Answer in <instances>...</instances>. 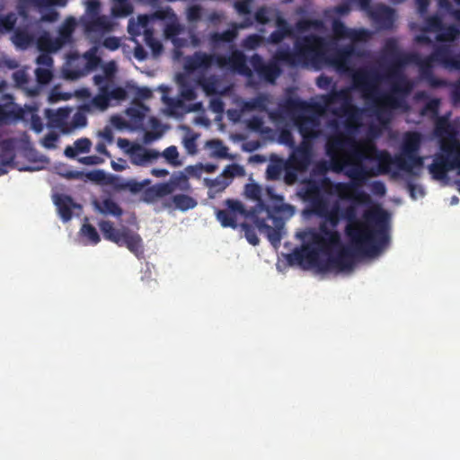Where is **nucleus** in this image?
Here are the masks:
<instances>
[{
	"label": "nucleus",
	"instance_id": "f257e3e1",
	"mask_svg": "<svg viewBox=\"0 0 460 460\" xmlns=\"http://www.w3.org/2000/svg\"><path fill=\"white\" fill-rule=\"evenodd\" d=\"M325 150L332 170L337 173L343 172L357 190L368 178L391 172L393 166L411 172L403 157L398 155L393 157L387 151H379L375 146L363 149L353 137L342 133L329 137Z\"/></svg>",
	"mask_w": 460,
	"mask_h": 460
},
{
	"label": "nucleus",
	"instance_id": "f03ea898",
	"mask_svg": "<svg viewBox=\"0 0 460 460\" xmlns=\"http://www.w3.org/2000/svg\"><path fill=\"white\" fill-rule=\"evenodd\" d=\"M408 58L409 54L396 55L381 77L367 70H359L352 76L353 86L361 92L364 99L373 102L380 121L389 119L391 110L404 107L405 98L414 87L402 71L405 65L412 64Z\"/></svg>",
	"mask_w": 460,
	"mask_h": 460
},
{
	"label": "nucleus",
	"instance_id": "7ed1b4c3",
	"mask_svg": "<svg viewBox=\"0 0 460 460\" xmlns=\"http://www.w3.org/2000/svg\"><path fill=\"white\" fill-rule=\"evenodd\" d=\"M363 218L364 221H361L357 217V210L353 206L341 209V219L347 221L345 234L355 252L374 256L389 244V217L385 210L376 208L366 210Z\"/></svg>",
	"mask_w": 460,
	"mask_h": 460
},
{
	"label": "nucleus",
	"instance_id": "20e7f679",
	"mask_svg": "<svg viewBox=\"0 0 460 460\" xmlns=\"http://www.w3.org/2000/svg\"><path fill=\"white\" fill-rule=\"evenodd\" d=\"M236 37V29L210 32L207 40L212 53L196 51L187 58L186 68L190 71L208 70L216 65L221 69H227L243 75H250L251 70L247 66L245 55L234 44Z\"/></svg>",
	"mask_w": 460,
	"mask_h": 460
},
{
	"label": "nucleus",
	"instance_id": "39448f33",
	"mask_svg": "<svg viewBox=\"0 0 460 460\" xmlns=\"http://www.w3.org/2000/svg\"><path fill=\"white\" fill-rule=\"evenodd\" d=\"M334 193L342 199L353 197L358 201L368 199L366 192L355 189L350 182L335 183L328 177H323L320 181H306L299 195L308 204L310 213L323 218L332 228H335L341 219V208L338 203L329 207L328 195Z\"/></svg>",
	"mask_w": 460,
	"mask_h": 460
},
{
	"label": "nucleus",
	"instance_id": "423d86ee",
	"mask_svg": "<svg viewBox=\"0 0 460 460\" xmlns=\"http://www.w3.org/2000/svg\"><path fill=\"white\" fill-rule=\"evenodd\" d=\"M408 59L418 66L420 76L426 79L432 87H441L446 84L444 80L434 76L435 63L446 69H460V56L454 54L451 47L445 44L434 46L432 52L424 58L418 53H409Z\"/></svg>",
	"mask_w": 460,
	"mask_h": 460
},
{
	"label": "nucleus",
	"instance_id": "0eeeda50",
	"mask_svg": "<svg viewBox=\"0 0 460 460\" xmlns=\"http://www.w3.org/2000/svg\"><path fill=\"white\" fill-rule=\"evenodd\" d=\"M244 193L247 198L257 202L252 209L256 210L259 217L262 212L266 214V223L267 220H271L274 224L275 218H282L286 214L292 215L294 211V208L286 204L283 196L276 194L272 187L262 189L258 183H247Z\"/></svg>",
	"mask_w": 460,
	"mask_h": 460
},
{
	"label": "nucleus",
	"instance_id": "6e6552de",
	"mask_svg": "<svg viewBox=\"0 0 460 460\" xmlns=\"http://www.w3.org/2000/svg\"><path fill=\"white\" fill-rule=\"evenodd\" d=\"M323 40L314 34L298 38L295 41V50L280 49L275 54V59L290 66L307 65L319 58L324 51Z\"/></svg>",
	"mask_w": 460,
	"mask_h": 460
},
{
	"label": "nucleus",
	"instance_id": "1a4fd4ad",
	"mask_svg": "<svg viewBox=\"0 0 460 460\" xmlns=\"http://www.w3.org/2000/svg\"><path fill=\"white\" fill-rule=\"evenodd\" d=\"M309 236L310 244L294 250L290 255V261H294L299 265L306 264L318 268L324 261L320 258L321 253L328 257L337 247L341 245V236H337L335 239H332L330 236H321L319 234H312Z\"/></svg>",
	"mask_w": 460,
	"mask_h": 460
},
{
	"label": "nucleus",
	"instance_id": "9d476101",
	"mask_svg": "<svg viewBox=\"0 0 460 460\" xmlns=\"http://www.w3.org/2000/svg\"><path fill=\"white\" fill-rule=\"evenodd\" d=\"M225 203L228 211L252 219L260 233L264 234L273 246L278 247L280 244L282 230L285 225L283 218H275L274 226H270L265 222V218H261L256 214V210L252 208L246 210L241 201L227 199Z\"/></svg>",
	"mask_w": 460,
	"mask_h": 460
},
{
	"label": "nucleus",
	"instance_id": "9b49d317",
	"mask_svg": "<svg viewBox=\"0 0 460 460\" xmlns=\"http://www.w3.org/2000/svg\"><path fill=\"white\" fill-rule=\"evenodd\" d=\"M98 226L104 239L119 246H126L137 258L143 257V241L138 234L132 232L128 228L116 229L113 223L109 220H102Z\"/></svg>",
	"mask_w": 460,
	"mask_h": 460
},
{
	"label": "nucleus",
	"instance_id": "f8f14e48",
	"mask_svg": "<svg viewBox=\"0 0 460 460\" xmlns=\"http://www.w3.org/2000/svg\"><path fill=\"white\" fill-rule=\"evenodd\" d=\"M440 152L434 156L433 162L429 165V171L435 180H445L447 172L456 170L460 174V149L457 146L443 145Z\"/></svg>",
	"mask_w": 460,
	"mask_h": 460
},
{
	"label": "nucleus",
	"instance_id": "ddd939ff",
	"mask_svg": "<svg viewBox=\"0 0 460 460\" xmlns=\"http://www.w3.org/2000/svg\"><path fill=\"white\" fill-rule=\"evenodd\" d=\"M325 106L341 102L340 109L345 115L347 119L345 126L348 129L356 128L358 123L359 110L351 103V94L349 89L343 88L341 90H332L328 94L323 97Z\"/></svg>",
	"mask_w": 460,
	"mask_h": 460
},
{
	"label": "nucleus",
	"instance_id": "4468645a",
	"mask_svg": "<svg viewBox=\"0 0 460 460\" xmlns=\"http://www.w3.org/2000/svg\"><path fill=\"white\" fill-rule=\"evenodd\" d=\"M421 142L422 135L418 131H408L403 136L401 154L398 155L403 157L404 161H406L407 164L410 166V172H411L414 167L421 166L423 164L422 157L418 155Z\"/></svg>",
	"mask_w": 460,
	"mask_h": 460
},
{
	"label": "nucleus",
	"instance_id": "2eb2a0df",
	"mask_svg": "<svg viewBox=\"0 0 460 460\" xmlns=\"http://www.w3.org/2000/svg\"><path fill=\"white\" fill-rule=\"evenodd\" d=\"M118 146L125 149V152L129 155L131 164L134 165L145 166L160 156L159 152L147 149L137 143L130 144L126 138H119Z\"/></svg>",
	"mask_w": 460,
	"mask_h": 460
},
{
	"label": "nucleus",
	"instance_id": "dca6fc26",
	"mask_svg": "<svg viewBox=\"0 0 460 460\" xmlns=\"http://www.w3.org/2000/svg\"><path fill=\"white\" fill-rule=\"evenodd\" d=\"M450 116L448 112L434 119V135L439 139V146L455 144L460 149V142L456 139V130L450 122Z\"/></svg>",
	"mask_w": 460,
	"mask_h": 460
},
{
	"label": "nucleus",
	"instance_id": "f3484780",
	"mask_svg": "<svg viewBox=\"0 0 460 460\" xmlns=\"http://www.w3.org/2000/svg\"><path fill=\"white\" fill-rule=\"evenodd\" d=\"M353 253L346 248H341L335 255L331 253L326 260L317 268L321 271H327L332 269L340 270H349L353 265Z\"/></svg>",
	"mask_w": 460,
	"mask_h": 460
},
{
	"label": "nucleus",
	"instance_id": "a211bd4d",
	"mask_svg": "<svg viewBox=\"0 0 460 460\" xmlns=\"http://www.w3.org/2000/svg\"><path fill=\"white\" fill-rule=\"evenodd\" d=\"M23 111L14 102L13 96L4 93L0 97V124H9L22 119Z\"/></svg>",
	"mask_w": 460,
	"mask_h": 460
},
{
	"label": "nucleus",
	"instance_id": "6ab92c4d",
	"mask_svg": "<svg viewBox=\"0 0 460 460\" xmlns=\"http://www.w3.org/2000/svg\"><path fill=\"white\" fill-rule=\"evenodd\" d=\"M295 124L302 136V140L314 141L320 136V121L314 116L298 115L295 119Z\"/></svg>",
	"mask_w": 460,
	"mask_h": 460
},
{
	"label": "nucleus",
	"instance_id": "aec40b11",
	"mask_svg": "<svg viewBox=\"0 0 460 460\" xmlns=\"http://www.w3.org/2000/svg\"><path fill=\"white\" fill-rule=\"evenodd\" d=\"M312 150L313 141L302 140L290 156V162L293 166L301 171L306 169L311 163Z\"/></svg>",
	"mask_w": 460,
	"mask_h": 460
},
{
	"label": "nucleus",
	"instance_id": "412c9836",
	"mask_svg": "<svg viewBox=\"0 0 460 460\" xmlns=\"http://www.w3.org/2000/svg\"><path fill=\"white\" fill-rule=\"evenodd\" d=\"M359 56L353 44H349L335 49L330 56L329 61L338 70L346 71L349 68L351 58Z\"/></svg>",
	"mask_w": 460,
	"mask_h": 460
},
{
	"label": "nucleus",
	"instance_id": "4be33fe9",
	"mask_svg": "<svg viewBox=\"0 0 460 460\" xmlns=\"http://www.w3.org/2000/svg\"><path fill=\"white\" fill-rule=\"evenodd\" d=\"M253 67L261 78L271 84H274L281 74V68L278 63L270 62L263 64L261 58L257 55L253 58Z\"/></svg>",
	"mask_w": 460,
	"mask_h": 460
},
{
	"label": "nucleus",
	"instance_id": "5701e85b",
	"mask_svg": "<svg viewBox=\"0 0 460 460\" xmlns=\"http://www.w3.org/2000/svg\"><path fill=\"white\" fill-rule=\"evenodd\" d=\"M83 26L87 32L106 33L111 31L112 24L109 18L105 15L95 17H83Z\"/></svg>",
	"mask_w": 460,
	"mask_h": 460
},
{
	"label": "nucleus",
	"instance_id": "b1692460",
	"mask_svg": "<svg viewBox=\"0 0 460 460\" xmlns=\"http://www.w3.org/2000/svg\"><path fill=\"white\" fill-rule=\"evenodd\" d=\"M181 99H169L167 104L171 113L178 114L180 112L183 113L193 111V109H186L183 101H193L196 98L194 89L191 87L183 88L181 91Z\"/></svg>",
	"mask_w": 460,
	"mask_h": 460
},
{
	"label": "nucleus",
	"instance_id": "393cba45",
	"mask_svg": "<svg viewBox=\"0 0 460 460\" xmlns=\"http://www.w3.org/2000/svg\"><path fill=\"white\" fill-rule=\"evenodd\" d=\"M93 205L99 213L104 216L120 217L123 215L122 208L111 198H104L101 200H94Z\"/></svg>",
	"mask_w": 460,
	"mask_h": 460
},
{
	"label": "nucleus",
	"instance_id": "a878e982",
	"mask_svg": "<svg viewBox=\"0 0 460 460\" xmlns=\"http://www.w3.org/2000/svg\"><path fill=\"white\" fill-rule=\"evenodd\" d=\"M54 202L61 219L64 222L69 221L73 216V208L77 207L73 199L68 195L58 194L54 197Z\"/></svg>",
	"mask_w": 460,
	"mask_h": 460
},
{
	"label": "nucleus",
	"instance_id": "bb28decb",
	"mask_svg": "<svg viewBox=\"0 0 460 460\" xmlns=\"http://www.w3.org/2000/svg\"><path fill=\"white\" fill-rule=\"evenodd\" d=\"M243 168L238 164H229L224 169L223 173L221 175L217 176L216 179L211 181L209 186L211 188L216 189L217 190H223L230 183L228 181L226 180V178H232L237 174H240L241 172H243Z\"/></svg>",
	"mask_w": 460,
	"mask_h": 460
},
{
	"label": "nucleus",
	"instance_id": "cd10ccee",
	"mask_svg": "<svg viewBox=\"0 0 460 460\" xmlns=\"http://www.w3.org/2000/svg\"><path fill=\"white\" fill-rule=\"evenodd\" d=\"M372 17L380 27L391 29L394 23V10L386 5H379L372 13Z\"/></svg>",
	"mask_w": 460,
	"mask_h": 460
},
{
	"label": "nucleus",
	"instance_id": "c85d7f7f",
	"mask_svg": "<svg viewBox=\"0 0 460 460\" xmlns=\"http://www.w3.org/2000/svg\"><path fill=\"white\" fill-rule=\"evenodd\" d=\"M92 146V141L87 137H81L75 141L74 146H67L64 154L68 158H75L79 153H89Z\"/></svg>",
	"mask_w": 460,
	"mask_h": 460
},
{
	"label": "nucleus",
	"instance_id": "c756f323",
	"mask_svg": "<svg viewBox=\"0 0 460 460\" xmlns=\"http://www.w3.org/2000/svg\"><path fill=\"white\" fill-rule=\"evenodd\" d=\"M460 37V30L455 25H443V29L437 34L436 40L439 42H451Z\"/></svg>",
	"mask_w": 460,
	"mask_h": 460
},
{
	"label": "nucleus",
	"instance_id": "7c9ffc66",
	"mask_svg": "<svg viewBox=\"0 0 460 460\" xmlns=\"http://www.w3.org/2000/svg\"><path fill=\"white\" fill-rule=\"evenodd\" d=\"M171 186L173 188V191L180 190L182 191H188L190 190V184L189 182L188 176L182 172L173 173L169 180Z\"/></svg>",
	"mask_w": 460,
	"mask_h": 460
},
{
	"label": "nucleus",
	"instance_id": "2f4dec72",
	"mask_svg": "<svg viewBox=\"0 0 460 460\" xmlns=\"http://www.w3.org/2000/svg\"><path fill=\"white\" fill-rule=\"evenodd\" d=\"M217 219L224 227H231L235 229L238 226L237 215L228 211L227 209H221L217 212Z\"/></svg>",
	"mask_w": 460,
	"mask_h": 460
},
{
	"label": "nucleus",
	"instance_id": "473e14b6",
	"mask_svg": "<svg viewBox=\"0 0 460 460\" xmlns=\"http://www.w3.org/2000/svg\"><path fill=\"white\" fill-rule=\"evenodd\" d=\"M440 100L438 98L429 99L424 106L420 109V114L421 116H428L432 119L439 117Z\"/></svg>",
	"mask_w": 460,
	"mask_h": 460
},
{
	"label": "nucleus",
	"instance_id": "72a5a7b5",
	"mask_svg": "<svg viewBox=\"0 0 460 460\" xmlns=\"http://www.w3.org/2000/svg\"><path fill=\"white\" fill-rule=\"evenodd\" d=\"M172 201L175 207L182 211H186L197 206V201L192 197L185 194L174 195Z\"/></svg>",
	"mask_w": 460,
	"mask_h": 460
},
{
	"label": "nucleus",
	"instance_id": "f704fd0d",
	"mask_svg": "<svg viewBox=\"0 0 460 460\" xmlns=\"http://www.w3.org/2000/svg\"><path fill=\"white\" fill-rule=\"evenodd\" d=\"M13 41L17 47L24 49L31 45L33 37L25 30H16L13 36Z\"/></svg>",
	"mask_w": 460,
	"mask_h": 460
},
{
	"label": "nucleus",
	"instance_id": "c9c22d12",
	"mask_svg": "<svg viewBox=\"0 0 460 460\" xmlns=\"http://www.w3.org/2000/svg\"><path fill=\"white\" fill-rule=\"evenodd\" d=\"M76 22L73 17L66 18L58 31V36L67 43L72 41V35L75 29Z\"/></svg>",
	"mask_w": 460,
	"mask_h": 460
},
{
	"label": "nucleus",
	"instance_id": "e433bc0d",
	"mask_svg": "<svg viewBox=\"0 0 460 460\" xmlns=\"http://www.w3.org/2000/svg\"><path fill=\"white\" fill-rule=\"evenodd\" d=\"M92 103L101 111H105L109 107L110 98L107 94V85L100 87L99 93L93 98Z\"/></svg>",
	"mask_w": 460,
	"mask_h": 460
},
{
	"label": "nucleus",
	"instance_id": "4c0bfd02",
	"mask_svg": "<svg viewBox=\"0 0 460 460\" xmlns=\"http://www.w3.org/2000/svg\"><path fill=\"white\" fill-rule=\"evenodd\" d=\"M308 107L309 105L305 101L298 98H288L285 102L286 110L292 113L305 111Z\"/></svg>",
	"mask_w": 460,
	"mask_h": 460
},
{
	"label": "nucleus",
	"instance_id": "58836bf2",
	"mask_svg": "<svg viewBox=\"0 0 460 460\" xmlns=\"http://www.w3.org/2000/svg\"><path fill=\"white\" fill-rule=\"evenodd\" d=\"M84 58L85 59V69L88 71L94 70L101 64V58H99L96 54V49L92 48L87 52L84 54Z\"/></svg>",
	"mask_w": 460,
	"mask_h": 460
},
{
	"label": "nucleus",
	"instance_id": "ea45409f",
	"mask_svg": "<svg viewBox=\"0 0 460 460\" xmlns=\"http://www.w3.org/2000/svg\"><path fill=\"white\" fill-rule=\"evenodd\" d=\"M133 11L132 5L128 0H118L116 5L112 8V14L115 17H126Z\"/></svg>",
	"mask_w": 460,
	"mask_h": 460
},
{
	"label": "nucleus",
	"instance_id": "a19ab883",
	"mask_svg": "<svg viewBox=\"0 0 460 460\" xmlns=\"http://www.w3.org/2000/svg\"><path fill=\"white\" fill-rule=\"evenodd\" d=\"M81 233L92 244H97L101 241L96 228L91 224H84L81 228Z\"/></svg>",
	"mask_w": 460,
	"mask_h": 460
},
{
	"label": "nucleus",
	"instance_id": "79ce46f5",
	"mask_svg": "<svg viewBox=\"0 0 460 460\" xmlns=\"http://www.w3.org/2000/svg\"><path fill=\"white\" fill-rule=\"evenodd\" d=\"M371 33L367 29H350L348 39L352 43L366 42L369 40Z\"/></svg>",
	"mask_w": 460,
	"mask_h": 460
},
{
	"label": "nucleus",
	"instance_id": "37998d69",
	"mask_svg": "<svg viewBox=\"0 0 460 460\" xmlns=\"http://www.w3.org/2000/svg\"><path fill=\"white\" fill-rule=\"evenodd\" d=\"M16 21L17 18L13 13L0 16V33L11 31L13 29Z\"/></svg>",
	"mask_w": 460,
	"mask_h": 460
},
{
	"label": "nucleus",
	"instance_id": "c03bdc74",
	"mask_svg": "<svg viewBox=\"0 0 460 460\" xmlns=\"http://www.w3.org/2000/svg\"><path fill=\"white\" fill-rule=\"evenodd\" d=\"M199 135L191 133L187 135L182 139V145L189 155H195L198 152L197 148V138Z\"/></svg>",
	"mask_w": 460,
	"mask_h": 460
},
{
	"label": "nucleus",
	"instance_id": "a18cd8bd",
	"mask_svg": "<svg viewBox=\"0 0 460 460\" xmlns=\"http://www.w3.org/2000/svg\"><path fill=\"white\" fill-rule=\"evenodd\" d=\"M312 234H319L321 236H330L332 239H335L337 236H341V234L337 230H334V228L330 229L328 227L326 221L320 224L318 231L311 229L308 232L309 235H312Z\"/></svg>",
	"mask_w": 460,
	"mask_h": 460
},
{
	"label": "nucleus",
	"instance_id": "49530a36",
	"mask_svg": "<svg viewBox=\"0 0 460 460\" xmlns=\"http://www.w3.org/2000/svg\"><path fill=\"white\" fill-rule=\"evenodd\" d=\"M349 28H348L341 21L334 20L332 22V32L338 39H348L349 33Z\"/></svg>",
	"mask_w": 460,
	"mask_h": 460
},
{
	"label": "nucleus",
	"instance_id": "de8ad7c7",
	"mask_svg": "<svg viewBox=\"0 0 460 460\" xmlns=\"http://www.w3.org/2000/svg\"><path fill=\"white\" fill-rule=\"evenodd\" d=\"M162 155L170 164L174 166L181 164V162L178 160L179 153L175 146L165 148Z\"/></svg>",
	"mask_w": 460,
	"mask_h": 460
},
{
	"label": "nucleus",
	"instance_id": "09e8293b",
	"mask_svg": "<svg viewBox=\"0 0 460 460\" xmlns=\"http://www.w3.org/2000/svg\"><path fill=\"white\" fill-rule=\"evenodd\" d=\"M150 183V180H144L142 181H137L136 180H128L126 181V187H127V190H128L129 192L133 193V194H137V193H139L141 192L144 188L146 186H147L148 184Z\"/></svg>",
	"mask_w": 460,
	"mask_h": 460
},
{
	"label": "nucleus",
	"instance_id": "8fccbe9b",
	"mask_svg": "<svg viewBox=\"0 0 460 460\" xmlns=\"http://www.w3.org/2000/svg\"><path fill=\"white\" fill-rule=\"evenodd\" d=\"M107 94L111 100L117 101H124L128 97L127 91L120 86H116L113 89L110 90L109 85H107Z\"/></svg>",
	"mask_w": 460,
	"mask_h": 460
},
{
	"label": "nucleus",
	"instance_id": "3c124183",
	"mask_svg": "<svg viewBox=\"0 0 460 460\" xmlns=\"http://www.w3.org/2000/svg\"><path fill=\"white\" fill-rule=\"evenodd\" d=\"M442 19L438 15H431L426 19V27L430 31H440L443 29Z\"/></svg>",
	"mask_w": 460,
	"mask_h": 460
},
{
	"label": "nucleus",
	"instance_id": "603ef678",
	"mask_svg": "<svg viewBox=\"0 0 460 460\" xmlns=\"http://www.w3.org/2000/svg\"><path fill=\"white\" fill-rule=\"evenodd\" d=\"M35 75H36V79L40 84H49L53 77L51 71L47 68L38 67L35 70Z\"/></svg>",
	"mask_w": 460,
	"mask_h": 460
},
{
	"label": "nucleus",
	"instance_id": "864d4df0",
	"mask_svg": "<svg viewBox=\"0 0 460 460\" xmlns=\"http://www.w3.org/2000/svg\"><path fill=\"white\" fill-rule=\"evenodd\" d=\"M243 230L244 231V234H245V238L247 239V241L249 242V243L252 244V245H257L260 242L253 227L247 224V223H243L241 225Z\"/></svg>",
	"mask_w": 460,
	"mask_h": 460
},
{
	"label": "nucleus",
	"instance_id": "5fc2aeb1",
	"mask_svg": "<svg viewBox=\"0 0 460 460\" xmlns=\"http://www.w3.org/2000/svg\"><path fill=\"white\" fill-rule=\"evenodd\" d=\"M101 13V4L98 0H89L86 4V15L84 17L99 16Z\"/></svg>",
	"mask_w": 460,
	"mask_h": 460
},
{
	"label": "nucleus",
	"instance_id": "6e6d98bb",
	"mask_svg": "<svg viewBox=\"0 0 460 460\" xmlns=\"http://www.w3.org/2000/svg\"><path fill=\"white\" fill-rule=\"evenodd\" d=\"M154 188L158 198H163L173 192V188L171 186L170 181L155 184Z\"/></svg>",
	"mask_w": 460,
	"mask_h": 460
},
{
	"label": "nucleus",
	"instance_id": "4d7b16f0",
	"mask_svg": "<svg viewBox=\"0 0 460 460\" xmlns=\"http://www.w3.org/2000/svg\"><path fill=\"white\" fill-rule=\"evenodd\" d=\"M146 44L151 49L154 56H159L163 51L162 43L152 36H146Z\"/></svg>",
	"mask_w": 460,
	"mask_h": 460
},
{
	"label": "nucleus",
	"instance_id": "13d9d810",
	"mask_svg": "<svg viewBox=\"0 0 460 460\" xmlns=\"http://www.w3.org/2000/svg\"><path fill=\"white\" fill-rule=\"evenodd\" d=\"M14 157L13 150L3 147L0 153V164L4 166H9L13 163Z\"/></svg>",
	"mask_w": 460,
	"mask_h": 460
},
{
	"label": "nucleus",
	"instance_id": "bf43d9fd",
	"mask_svg": "<svg viewBox=\"0 0 460 460\" xmlns=\"http://www.w3.org/2000/svg\"><path fill=\"white\" fill-rule=\"evenodd\" d=\"M52 44V39L49 36H41L38 40V48L42 52H51Z\"/></svg>",
	"mask_w": 460,
	"mask_h": 460
},
{
	"label": "nucleus",
	"instance_id": "052dcab7",
	"mask_svg": "<svg viewBox=\"0 0 460 460\" xmlns=\"http://www.w3.org/2000/svg\"><path fill=\"white\" fill-rule=\"evenodd\" d=\"M13 79L18 87H23L29 81L28 75L23 70H17L13 72Z\"/></svg>",
	"mask_w": 460,
	"mask_h": 460
},
{
	"label": "nucleus",
	"instance_id": "680f3d73",
	"mask_svg": "<svg viewBox=\"0 0 460 460\" xmlns=\"http://www.w3.org/2000/svg\"><path fill=\"white\" fill-rule=\"evenodd\" d=\"M86 124H87L86 116L81 111L75 112L72 119L73 128H84L86 126Z\"/></svg>",
	"mask_w": 460,
	"mask_h": 460
},
{
	"label": "nucleus",
	"instance_id": "e2e57ef3",
	"mask_svg": "<svg viewBox=\"0 0 460 460\" xmlns=\"http://www.w3.org/2000/svg\"><path fill=\"white\" fill-rule=\"evenodd\" d=\"M407 187L411 197L414 199L417 198H421L425 194L423 188L420 185H416L412 182H408Z\"/></svg>",
	"mask_w": 460,
	"mask_h": 460
},
{
	"label": "nucleus",
	"instance_id": "0e129e2a",
	"mask_svg": "<svg viewBox=\"0 0 460 460\" xmlns=\"http://www.w3.org/2000/svg\"><path fill=\"white\" fill-rule=\"evenodd\" d=\"M252 0H240L234 3V7L240 14H250L251 7L250 3Z\"/></svg>",
	"mask_w": 460,
	"mask_h": 460
},
{
	"label": "nucleus",
	"instance_id": "69168bd1",
	"mask_svg": "<svg viewBox=\"0 0 460 460\" xmlns=\"http://www.w3.org/2000/svg\"><path fill=\"white\" fill-rule=\"evenodd\" d=\"M102 45L109 50L114 51L120 46L119 39L117 37H107L104 39Z\"/></svg>",
	"mask_w": 460,
	"mask_h": 460
},
{
	"label": "nucleus",
	"instance_id": "338daca9",
	"mask_svg": "<svg viewBox=\"0 0 460 460\" xmlns=\"http://www.w3.org/2000/svg\"><path fill=\"white\" fill-rule=\"evenodd\" d=\"M84 178L96 182H101L105 178V172L102 170H94L84 173Z\"/></svg>",
	"mask_w": 460,
	"mask_h": 460
},
{
	"label": "nucleus",
	"instance_id": "774afa93",
	"mask_svg": "<svg viewBox=\"0 0 460 460\" xmlns=\"http://www.w3.org/2000/svg\"><path fill=\"white\" fill-rule=\"evenodd\" d=\"M370 189L373 194L380 197L384 196L386 192L385 185L381 181H373L370 186Z\"/></svg>",
	"mask_w": 460,
	"mask_h": 460
}]
</instances>
